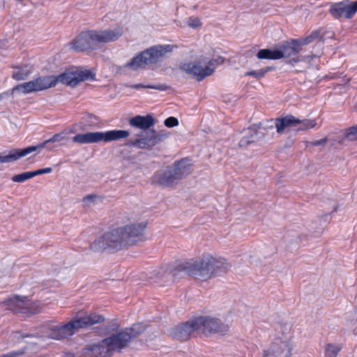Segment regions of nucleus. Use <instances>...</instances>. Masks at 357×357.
Returning a JSON list of instances; mask_svg holds the SVG:
<instances>
[{
  "label": "nucleus",
  "instance_id": "obj_1",
  "mask_svg": "<svg viewBox=\"0 0 357 357\" xmlns=\"http://www.w3.org/2000/svg\"><path fill=\"white\" fill-rule=\"evenodd\" d=\"M144 229L145 225L139 223L118 227L96 239L91 244V248L96 251L100 249H109L113 251L126 249L144 241Z\"/></svg>",
  "mask_w": 357,
  "mask_h": 357
},
{
  "label": "nucleus",
  "instance_id": "obj_2",
  "mask_svg": "<svg viewBox=\"0 0 357 357\" xmlns=\"http://www.w3.org/2000/svg\"><path fill=\"white\" fill-rule=\"evenodd\" d=\"M230 267L231 265L226 259L206 255L181 263L173 271L172 275L175 276L177 273H183L197 280L206 281L220 273H225Z\"/></svg>",
  "mask_w": 357,
  "mask_h": 357
},
{
  "label": "nucleus",
  "instance_id": "obj_3",
  "mask_svg": "<svg viewBox=\"0 0 357 357\" xmlns=\"http://www.w3.org/2000/svg\"><path fill=\"white\" fill-rule=\"evenodd\" d=\"M144 330L145 327L142 324H134L130 328H126L120 333L102 340L98 344L86 348L84 354L86 357H106L114 351L126 347L131 339L136 337Z\"/></svg>",
  "mask_w": 357,
  "mask_h": 357
},
{
  "label": "nucleus",
  "instance_id": "obj_4",
  "mask_svg": "<svg viewBox=\"0 0 357 357\" xmlns=\"http://www.w3.org/2000/svg\"><path fill=\"white\" fill-rule=\"evenodd\" d=\"M123 34L121 26L82 31L73 40L71 48L77 52L96 50L101 45L116 41Z\"/></svg>",
  "mask_w": 357,
  "mask_h": 357
},
{
  "label": "nucleus",
  "instance_id": "obj_5",
  "mask_svg": "<svg viewBox=\"0 0 357 357\" xmlns=\"http://www.w3.org/2000/svg\"><path fill=\"white\" fill-rule=\"evenodd\" d=\"M104 317L96 313L76 317L66 324L56 326L49 329L47 337L60 340L74 335L78 329L91 326L104 321Z\"/></svg>",
  "mask_w": 357,
  "mask_h": 357
},
{
  "label": "nucleus",
  "instance_id": "obj_6",
  "mask_svg": "<svg viewBox=\"0 0 357 357\" xmlns=\"http://www.w3.org/2000/svg\"><path fill=\"white\" fill-rule=\"evenodd\" d=\"M177 46L174 45H157L137 54L125 65L132 70L146 69L147 66L158 63L167 53H171Z\"/></svg>",
  "mask_w": 357,
  "mask_h": 357
},
{
  "label": "nucleus",
  "instance_id": "obj_7",
  "mask_svg": "<svg viewBox=\"0 0 357 357\" xmlns=\"http://www.w3.org/2000/svg\"><path fill=\"white\" fill-rule=\"evenodd\" d=\"M191 172V164L188 159H182L174 165L159 170L153 174L151 181L162 186L170 187Z\"/></svg>",
  "mask_w": 357,
  "mask_h": 357
},
{
  "label": "nucleus",
  "instance_id": "obj_8",
  "mask_svg": "<svg viewBox=\"0 0 357 357\" xmlns=\"http://www.w3.org/2000/svg\"><path fill=\"white\" fill-rule=\"evenodd\" d=\"M130 135L128 130H112L106 132H88L75 135L73 142L79 144H95L100 142L107 143L127 138Z\"/></svg>",
  "mask_w": 357,
  "mask_h": 357
},
{
  "label": "nucleus",
  "instance_id": "obj_9",
  "mask_svg": "<svg viewBox=\"0 0 357 357\" xmlns=\"http://www.w3.org/2000/svg\"><path fill=\"white\" fill-rule=\"evenodd\" d=\"M225 59L219 56L217 59H211L208 62V66L203 68L200 63L189 62L180 64V69L187 74L192 75L198 81H201L206 77L213 74L216 66L222 64Z\"/></svg>",
  "mask_w": 357,
  "mask_h": 357
},
{
  "label": "nucleus",
  "instance_id": "obj_10",
  "mask_svg": "<svg viewBox=\"0 0 357 357\" xmlns=\"http://www.w3.org/2000/svg\"><path fill=\"white\" fill-rule=\"evenodd\" d=\"M56 86V79L52 75L39 77L28 82L17 85L13 91H21L24 94L43 91Z\"/></svg>",
  "mask_w": 357,
  "mask_h": 357
},
{
  "label": "nucleus",
  "instance_id": "obj_11",
  "mask_svg": "<svg viewBox=\"0 0 357 357\" xmlns=\"http://www.w3.org/2000/svg\"><path fill=\"white\" fill-rule=\"evenodd\" d=\"M198 332L204 333H224L228 331L229 325L222 323L219 319L209 316L196 318Z\"/></svg>",
  "mask_w": 357,
  "mask_h": 357
},
{
  "label": "nucleus",
  "instance_id": "obj_12",
  "mask_svg": "<svg viewBox=\"0 0 357 357\" xmlns=\"http://www.w3.org/2000/svg\"><path fill=\"white\" fill-rule=\"evenodd\" d=\"M52 76L56 79V84L61 82L71 86H75L82 81L95 79V74L89 70H77L63 73L57 77Z\"/></svg>",
  "mask_w": 357,
  "mask_h": 357
},
{
  "label": "nucleus",
  "instance_id": "obj_13",
  "mask_svg": "<svg viewBox=\"0 0 357 357\" xmlns=\"http://www.w3.org/2000/svg\"><path fill=\"white\" fill-rule=\"evenodd\" d=\"M8 308L15 313L36 314L40 311V306L38 303H33L26 297L15 296L7 301Z\"/></svg>",
  "mask_w": 357,
  "mask_h": 357
},
{
  "label": "nucleus",
  "instance_id": "obj_14",
  "mask_svg": "<svg viewBox=\"0 0 357 357\" xmlns=\"http://www.w3.org/2000/svg\"><path fill=\"white\" fill-rule=\"evenodd\" d=\"M292 346L289 341L276 339L268 349L263 351V357H291Z\"/></svg>",
  "mask_w": 357,
  "mask_h": 357
},
{
  "label": "nucleus",
  "instance_id": "obj_15",
  "mask_svg": "<svg viewBox=\"0 0 357 357\" xmlns=\"http://www.w3.org/2000/svg\"><path fill=\"white\" fill-rule=\"evenodd\" d=\"M357 12V1L350 2L349 0L333 4L330 13L335 18L344 17L351 19Z\"/></svg>",
  "mask_w": 357,
  "mask_h": 357
},
{
  "label": "nucleus",
  "instance_id": "obj_16",
  "mask_svg": "<svg viewBox=\"0 0 357 357\" xmlns=\"http://www.w3.org/2000/svg\"><path fill=\"white\" fill-rule=\"evenodd\" d=\"M317 33L312 34L311 36L304 38L301 43L296 40H291V42H286L280 47L279 50H275L281 56L280 59L284 57H290L291 56L297 54L300 52L298 48L299 45H307L313 41V40L317 37Z\"/></svg>",
  "mask_w": 357,
  "mask_h": 357
},
{
  "label": "nucleus",
  "instance_id": "obj_17",
  "mask_svg": "<svg viewBox=\"0 0 357 357\" xmlns=\"http://www.w3.org/2000/svg\"><path fill=\"white\" fill-rule=\"evenodd\" d=\"M196 319L181 323L169 331V335L176 340L184 341L190 338L193 332H198Z\"/></svg>",
  "mask_w": 357,
  "mask_h": 357
},
{
  "label": "nucleus",
  "instance_id": "obj_18",
  "mask_svg": "<svg viewBox=\"0 0 357 357\" xmlns=\"http://www.w3.org/2000/svg\"><path fill=\"white\" fill-rule=\"evenodd\" d=\"M299 122L298 118L292 115H287L283 117L271 119L268 122L269 125L266 127L271 129L275 127L278 133L283 134L285 132L287 128L296 126Z\"/></svg>",
  "mask_w": 357,
  "mask_h": 357
},
{
  "label": "nucleus",
  "instance_id": "obj_19",
  "mask_svg": "<svg viewBox=\"0 0 357 357\" xmlns=\"http://www.w3.org/2000/svg\"><path fill=\"white\" fill-rule=\"evenodd\" d=\"M167 137V135L166 134L159 133L154 130H150L146 132L145 135L140 138L142 149L153 147L166 139Z\"/></svg>",
  "mask_w": 357,
  "mask_h": 357
},
{
  "label": "nucleus",
  "instance_id": "obj_20",
  "mask_svg": "<svg viewBox=\"0 0 357 357\" xmlns=\"http://www.w3.org/2000/svg\"><path fill=\"white\" fill-rule=\"evenodd\" d=\"M259 129L257 130L255 127H251L245 130V135L239 141V146L245 148L249 144L259 140L264 136V132L261 130V128H259Z\"/></svg>",
  "mask_w": 357,
  "mask_h": 357
},
{
  "label": "nucleus",
  "instance_id": "obj_21",
  "mask_svg": "<svg viewBox=\"0 0 357 357\" xmlns=\"http://www.w3.org/2000/svg\"><path fill=\"white\" fill-rule=\"evenodd\" d=\"M129 123L133 127L142 130H146L151 128L154 124V119L151 115L147 114L146 116L137 115L129 120Z\"/></svg>",
  "mask_w": 357,
  "mask_h": 357
},
{
  "label": "nucleus",
  "instance_id": "obj_22",
  "mask_svg": "<svg viewBox=\"0 0 357 357\" xmlns=\"http://www.w3.org/2000/svg\"><path fill=\"white\" fill-rule=\"evenodd\" d=\"M34 148H25L23 149H14L6 155H0V163L15 161L20 158L33 152Z\"/></svg>",
  "mask_w": 357,
  "mask_h": 357
},
{
  "label": "nucleus",
  "instance_id": "obj_23",
  "mask_svg": "<svg viewBox=\"0 0 357 357\" xmlns=\"http://www.w3.org/2000/svg\"><path fill=\"white\" fill-rule=\"evenodd\" d=\"M342 348L343 345L342 344H326L324 347V355L326 357H337Z\"/></svg>",
  "mask_w": 357,
  "mask_h": 357
},
{
  "label": "nucleus",
  "instance_id": "obj_24",
  "mask_svg": "<svg viewBox=\"0 0 357 357\" xmlns=\"http://www.w3.org/2000/svg\"><path fill=\"white\" fill-rule=\"evenodd\" d=\"M280 56H281L275 50L262 49L257 54V57L259 59H280Z\"/></svg>",
  "mask_w": 357,
  "mask_h": 357
},
{
  "label": "nucleus",
  "instance_id": "obj_25",
  "mask_svg": "<svg viewBox=\"0 0 357 357\" xmlns=\"http://www.w3.org/2000/svg\"><path fill=\"white\" fill-rule=\"evenodd\" d=\"M65 138V136H64V133L63 132H61V133H57V134H55L51 138H50L49 139H47L45 141H44L43 142L39 144L37 146H29L28 148H34V150L33 151H37L38 149H43L45 145L48 143H50V142H59L61 141H62L63 139H64Z\"/></svg>",
  "mask_w": 357,
  "mask_h": 357
},
{
  "label": "nucleus",
  "instance_id": "obj_26",
  "mask_svg": "<svg viewBox=\"0 0 357 357\" xmlns=\"http://www.w3.org/2000/svg\"><path fill=\"white\" fill-rule=\"evenodd\" d=\"M129 86L130 88L135 89H152L159 90V91H165L168 88L165 84L151 85V84H136L130 85Z\"/></svg>",
  "mask_w": 357,
  "mask_h": 357
},
{
  "label": "nucleus",
  "instance_id": "obj_27",
  "mask_svg": "<svg viewBox=\"0 0 357 357\" xmlns=\"http://www.w3.org/2000/svg\"><path fill=\"white\" fill-rule=\"evenodd\" d=\"M342 139H347L348 141L357 140V125L347 128L345 130Z\"/></svg>",
  "mask_w": 357,
  "mask_h": 357
},
{
  "label": "nucleus",
  "instance_id": "obj_28",
  "mask_svg": "<svg viewBox=\"0 0 357 357\" xmlns=\"http://www.w3.org/2000/svg\"><path fill=\"white\" fill-rule=\"evenodd\" d=\"M272 69V67H266L259 70L248 71L245 73V76H252L256 78H261L263 77L267 72L271 70Z\"/></svg>",
  "mask_w": 357,
  "mask_h": 357
},
{
  "label": "nucleus",
  "instance_id": "obj_29",
  "mask_svg": "<svg viewBox=\"0 0 357 357\" xmlns=\"http://www.w3.org/2000/svg\"><path fill=\"white\" fill-rule=\"evenodd\" d=\"M298 121H300L298 124H301L300 130H308L313 128L316 125V120H310V119H298Z\"/></svg>",
  "mask_w": 357,
  "mask_h": 357
},
{
  "label": "nucleus",
  "instance_id": "obj_30",
  "mask_svg": "<svg viewBox=\"0 0 357 357\" xmlns=\"http://www.w3.org/2000/svg\"><path fill=\"white\" fill-rule=\"evenodd\" d=\"M33 178L31 172H26L22 174H16L12 177V181L17 183H22L28 179Z\"/></svg>",
  "mask_w": 357,
  "mask_h": 357
},
{
  "label": "nucleus",
  "instance_id": "obj_31",
  "mask_svg": "<svg viewBox=\"0 0 357 357\" xmlns=\"http://www.w3.org/2000/svg\"><path fill=\"white\" fill-rule=\"evenodd\" d=\"M31 73V70L26 69H19L17 71H15L13 74V79L16 80L25 79Z\"/></svg>",
  "mask_w": 357,
  "mask_h": 357
},
{
  "label": "nucleus",
  "instance_id": "obj_32",
  "mask_svg": "<svg viewBox=\"0 0 357 357\" xmlns=\"http://www.w3.org/2000/svg\"><path fill=\"white\" fill-rule=\"evenodd\" d=\"M164 123H165V126H167L168 128H173L174 126H178V121L176 118L170 116L165 119Z\"/></svg>",
  "mask_w": 357,
  "mask_h": 357
},
{
  "label": "nucleus",
  "instance_id": "obj_33",
  "mask_svg": "<svg viewBox=\"0 0 357 357\" xmlns=\"http://www.w3.org/2000/svg\"><path fill=\"white\" fill-rule=\"evenodd\" d=\"M188 24L190 27L197 28L201 26V22L198 17H191L188 20Z\"/></svg>",
  "mask_w": 357,
  "mask_h": 357
},
{
  "label": "nucleus",
  "instance_id": "obj_34",
  "mask_svg": "<svg viewBox=\"0 0 357 357\" xmlns=\"http://www.w3.org/2000/svg\"><path fill=\"white\" fill-rule=\"evenodd\" d=\"M127 146H134L138 149H142V144L140 138L137 139H130L127 142Z\"/></svg>",
  "mask_w": 357,
  "mask_h": 357
},
{
  "label": "nucleus",
  "instance_id": "obj_35",
  "mask_svg": "<svg viewBox=\"0 0 357 357\" xmlns=\"http://www.w3.org/2000/svg\"><path fill=\"white\" fill-rule=\"evenodd\" d=\"M52 169L51 167H47V168L40 169L36 171H33V172H31V174H32V176L34 177L36 176L40 175L43 174L50 173V172H52Z\"/></svg>",
  "mask_w": 357,
  "mask_h": 357
},
{
  "label": "nucleus",
  "instance_id": "obj_36",
  "mask_svg": "<svg viewBox=\"0 0 357 357\" xmlns=\"http://www.w3.org/2000/svg\"><path fill=\"white\" fill-rule=\"evenodd\" d=\"M327 142V138H323L319 140H316L314 142H309V144L311 146H323Z\"/></svg>",
  "mask_w": 357,
  "mask_h": 357
},
{
  "label": "nucleus",
  "instance_id": "obj_37",
  "mask_svg": "<svg viewBox=\"0 0 357 357\" xmlns=\"http://www.w3.org/2000/svg\"><path fill=\"white\" fill-rule=\"evenodd\" d=\"M98 198L96 195H89L83 198V202L86 204L93 202Z\"/></svg>",
  "mask_w": 357,
  "mask_h": 357
},
{
  "label": "nucleus",
  "instance_id": "obj_38",
  "mask_svg": "<svg viewBox=\"0 0 357 357\" xmlns=\"http://www.w3.org/2000/svg\"><path fill=\"white\" fill-rule=\"evenodd\" d=\"M15 353H10V354H5V355H3L0 357H13L15 356Z\"/></svg>",
  "mask_w": 357,
  "mask_h": 357
},
{
  "label": "nucleus",
  "instance_id": "obj_39",
  "mask_svg": "<svg viewBox=\"0 0 357 357\" xmlns=\"http://www.w3.org/2000/svg\"><path fill=\"white\" fill-rule=\"evenodd\" d=\"M64 357H75V356L73 355H72L71 354H69L66 355Z\"/></svg>",
  "mask_w": 357,
  "mask_h": 357
},
{
  "label": "nucleus",
  "instance_id": "obj_40",
  "mask_svg": "<svg viewBox=\"0 0 357 357\" xmlns=\"http://www.w3.org/2000/svg\"><path fill=\"white\" fill-rule=\"evenodd\" d=\"M24 337H31V335H26Z\"/></svg>",
  "mask_w": 357,
  "mask_h": 357
}]
</instances>
